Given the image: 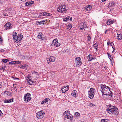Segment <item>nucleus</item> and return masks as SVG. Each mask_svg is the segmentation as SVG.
<instances>
[{
  "instance_id": "f257e3e1",
  "label": "nucleus",
  "mask_w": 122,
  "mask_h": 122,
  "mask_svg": "<svg viewBox=\"0 0 122 122\" xmlns=\"http://www.w3.org/2000/svg\"><path fill=\"white\" fill-rule=\"evenodd\" d=\"M106 110L107 112L109 114H112L113 115H117L119 113L118 109L115 107L113 106L110 105H108Z\"/></svg>"
},
{
  "instance_id": "f03ea898",
  "label": "nucleus",
  "mask_w": 122,
  "mask_h": 122,
  "mask_svg": "<svg viewBox=\"0 0 122 122\" xmlns=\"http://www.w3.org/2000/svg\"><path fill=\"white\" fill-rule=\"evenodd\" d=\"M102 92V96L103 98L106 99L105 97V95L109 96H110L112 97L113 93L110 90V88L107 89H102L101 91Z\"/></svg>"
},
{
  "instance_id": "7ed1b4c3",
  "label": "nucleus",
  "mask_w": 122,
  "mask_h": 122,
  "mask_svg": "<svg viewBox=\"0 0 122 122\" xmlns=\"http://www.w3.org/2000/svg\"><path fill=\"white\" fill-rule=\"evenodd\" d=\"M66 7L65 5H63L59 7L57 9V11L63 13L65 12L66 11Z\"/></svg>"
},
{
  "instance_id": "20e7f679",
  "label": "nucleus",
  "mask_w": 122,
  "mask_h": 122,
  "mask_svg": "<svg viewBox=\"0 0 122 122\" xmlns=\"http://www.w3.org/2000/svg\"><path fill=\"white\" fill-rule=\"evenodd\" d=\"M94 88H91L90 90L88 91L89 97L90 99L93 98L94 97Z\"/></svg>"
},
{
  "instance_id": "39448f33",
  "label": "nucleus",
  "mask_w": 122,
  "mask_h": 122,
  "mask_svg": "<svg viewBox=\"0 0 122 122\" xmlns=\"http://www.w3.org/2000/svg\"><path fill=\"white\" fill-rule=\"evenodd\" d=\"M60 45V43L58 42V40L56 39L54 40L52 42V43L50 45L51 47L52 48L54 46L58 47Z\"/></svg>"
},
{
  "instance_id": "423d86ee",
  "label": "nucleus",
  "mask_w": 122,
  "mask_h": 122,
  "mask_svg": "<svg viewBox=\"0 0 122 122\" xmlns=\"http://www.w3.org/2000/svg\"><path fill=\"white\" fill-rule=\"evenodd\" d=\"M45 115V113L43 111H41L40 112H38L36 113V117L38 119L42 118Z\"/></svg>"
},
{
  "instance_id": "0eeeda50",
  "label": "nucleus",
  "mask_w": 122,
  "mask_h": 122,
  "mask_svg": "<svg viewBox=\"0 0 122 122\" xmlns=\"http://www.w3.org/2000/svg\"><path fill=\"white\" fill-rule=\"evenodd\" d=\"M31 94L30 93H27L25 95L24 99L25 102H27L28 101H30L31 99V98L30 97Z\"/></svg>"
},
{
  "instance_id": "6e6552de",
  "label": "nucleus",
  "mask_w": 122,
  "mask_h": 122,
  "mask_svg": "<svg viewBox=\"0 0 122 122\" xmlns=\"http://www.w3.org/2000/svg\"><path fill=\"white\" fill-rule=\"evenodd\" d=\"M87 27L85 23H80L79 26V29L81 30L84 29L85 30V29Z\"/></svg>"
},
{
  "instance_id": "1a4fd4ad",
  "label": "nucleus",
  "mask_w": 122,
  "mask_h": 122,
  "mask_svg": "<svg viewBox=\"0 0 122 122\" xmlns=\"http://www.w3.org/2000/svg\"><path fill=\"white\" fill-rule=\"evenodd\" d=\"M17 38L14 41L16 43H17L21 41L23 38V36L21 34H19L18 35V36H17Z\"/></svg>"
},
{
  "instance_id": "9d476101",
  "label": "nucleus",
  "mask_w": 122,
  "mask_h": 122,
  "mask_svg": "<svg viewBox=\"0 0 122 122\" xmlns=\"http://www.w3.org/2000/svg\"><path fill=\"white\" fill-rule=\"evenodd\" d=\"M63 116L64 117V119L65 120L70 119V120H72L73 119V117H71V116L68 115V114H65L63 113Z\"/></svg>"
},
{
  "instance_id": "9b49d317",
  "label": "nucleus",
  "mask_w": 122,
  "mask_h": 122,
  "mask_svg": "<svg viewBox=\"0 0 122 122\" xmlns=\"http://www.w3.org/2000/svg\"><path fill=\"white\" fill-rule=\"evenodd\" d=\"M69 86L68 85H67L66 86H63L61 88V90L63 93H64L66 91H68L69 89Z\"/></svg>"
},
{
  "instance_id": "f8f14e48",
  "label": "nucleus",
  "mask_w": 122,
  "mask_h": 122,
  "mask_svg": "<svg viewBox=\"0 0 122 122\" xmlns=\"http://www.w3.org/2000/svg\"><path fill=\"white\" fill-rule=\"evenodd\" d=\"M39 15L41 16L43 15V16H51L52 15L49 13H47L46 12H43L42 13H39Z\"/></svg>"
},
{
  "instance_id": "ddd939ff",
  "label": "nucleus",
  "mask_w": 122,
  "mask_h": 122,
  "mask_svg": "<svg viewBox=\"0 0 122 122\" xmlns=\"http://www.w3.org/2000/svg\"><path fill=\"white\" fill-rule=\"evenodd\" d=\"M11 25V23L10 22H8L6 23L5 25V29L6 30L7 29L11 28H12V26Z\"/></svg>"
},
{
  "instance_id": "4468645a",
  "label": "nucleus",
  "mask_w": 122,
  "mask_h": 122,
  "mask_svg": "<svg viewBox=\"0 0 122 122\" xmlns=\"http://www.w3.org/2000/svg\"><path fill=\"white\" fill-rule=\"evenodd\" d=\"M47 63L49 64L51 62H54L55 61V57L53 56H51L49 58H47Z\"/></svg>"
},
{
  "instance_id": "2eb2a0df",
  "label": "nucleus",
  "mask_w": 122,
  "mask_h": 122,
  "mask_svg": "<svg viewBox=\"0 0 122 122\" xmlns=\"http://www.w3.org/2000/svg\"><path fill=\"white\" fill-rule=\"evenodd\" d=\"M76 59L77 61V65L78 66H79L81 64V58L78 57L76 58Z\"/></svg>"
},
{
  "instance_id": "dca6fc26",
  "label": "nucleus",
  "mask_w": 122,
  "mask_h": 122,
  "mask_svg": "<svg viewBox=\"0 0 122 122\" xmlns=\"http://www.w3.org/2000/svg\"><path fill=\"white\" fill-rule=\"evenodd\" d=\"M13 98L12 99H9L8 100L7 99H4L3 100L4 102L5 103H9L10 102H13Z\"/></svg>"
},
{
  "instance_id": "f3484780",
  "label": "nucleus",
  "mask_w": 122,
  "mask_h": 122,
  "mask_svg": "<svg viewBox=\"0 0 122 122\" xmlns=\"http://www.w3.org/2000/svg\"><path fill=\"white\" fill-rule=\"evenodd\" d=\"M34 2L33 1H31L30 2L28 1L26 2L25 4V6H30L34 3Z\"/></svg>"
},
{
  "instance_id": "a211bd4d",
  "label": "nucleus",
  "mask_w": 122,
  "mask_h": 122,
  "mask_svg": "<svg viewBox=\"0 0 122 122\" xmlns=\"http://www.w3.org/2000/svg\"><path fill=\"white\" fill-rule=\"evenodd\" d=\"M92 8V6L90 5H88L86 6V7L84 8V9H86L87 11L90 10Z\"/></svg>"
},
{
  "instance_id": "6ab92c4d",
  "label": "nucleus",
  "mask_w": 122,
  "mask_h": 122,
  "mask_svg": "<svg viewBox=\"0 0 122 122\" xmlns=\"http://www.w3.org/2000/svg\"><path fill=\"white\" fill-rule=\"evenodd\" d=\"M113 22L114 21L111 19H109L107 21L106 24L107 25H110L112 24Z\"/></svg>"
},
{
  "instance_id": "aec40b11",
  "label": "nucleus",
  "mask_w": 122,
  "mask_h": 122,
  "mask_svg": "<svg viewBox=\"0 0 122 122\" xmlns=\"http://www.w3.org/2000/svg\"><path fill=\"white\" fill-rule=\"evenodd\" d=\"M50 99L49 98H47L44 99L41 103V104L45 103L47 102Z\"/></svg>"
},
{
  "instance_id": "412c9836",
  "label": "nucleus",
  "mask_w": 122,
  "mask_h": 122,
  "mask_svg": "<svg viewBox=\"0 0 122 122\" xmlns=\"http://www.w3.org/2000/svg\"><path fill=\"white\" fill-rule=\"evenodd\" d=\"M77 94V92L75 90L73 91L71 93V95L73 96L74 97H76Z\"/></svg>"
},
{
  "instance_id": "4be33fe9",
  "label": "nucleus",
  "mask_w": 122,
  "mask_h": 122,
  "mask_svg": "<svg viewBox=\"0 0 122 122\" xmlns=\"http://www.w3.org/2000/svg\"><path fill=\"white\" fill-rule=\"evenodd\" d=\"M117 35H118V36L117 37V39L118 40H121V39L122 38V35L121 34H117Z\"/></svg>"
},
{
  "instance_id": "5701e85b",
  "label": "nucleus",
  "mask_w": 122,
  "mask_h": 122,
  "mask_svg": "<svg viewBox=\"0 0 122 122\" xmlns=\"http://www.w3.org/2000/svg\"><path fill=\"white\" fill-rule=\"evenodd\" d=\"M88 60L89 61H91L94 59V58H93L92 57V55H88Z\"/></svg>"
},
{
  "instance_id": "b1692460",
  "label": "nucleus",
  "mask_w": 122,
  "mask_h": 122,
  "mask_svg": "<svg viewBox=\"0 0 122 122\" xmlns=\"http://www.w3.org/2000/svg\"><path fill=\"white\" fill-rule=\"evenodd\" d=\"M42 34L41 33H39V35L38 36V38L40 39H41L42 40L43 39V38L42 37Z\"/></svg>"
},
{
  "instance_id": "393cba45",
  "label": "nucleus",
  "mask_w": 122,
  "mask_h": 122,
  "mask_svg": "<svg viewBox=\"0 0 122 122\" xmlns=\"http://www.w3.org/2000/svg\"><path fill=\"white\" fill-rule=\"evenodd\" d=\"M72 25L71 24H69L68 25H67V29L68 30H70L72 28Z\"/></svg>"
},
{
  "instance_id": "a878e982",
  "label": "nucleus",
  "mask_w": 122,
  "mask_h": 122,
  "mask_svg": "<svg viewBox=\"0 0 122 122\" xmlns=\"http://www.w3.org/2000/svg\"><path fill=\"white\" fill-rule=\"evenodd\" d=\"M102 89H104L109 88H110L108 86H106L105 84L103 85L101 87Z\"/></svg>"
},
{
  "instance_id": "bb28decb",
  "label": "nucleus",
  "mask_w": 122,
  "mask_h": 122,
  "mask_svg": "<svg viewBox=\"0 0 122 122\" xmlns=\"http://www.w3.org/2000/svg\"><path fill=\"white\" fill-rule=\"evenodd\" d=\"M4 93L5 94L7 95L8 96H10L11 94V93L10 92L8 91H5L4 92Z\"/></svg>"
},
{
  "instance_id": "cd10ccee",
  "label": "nucleus",
  "mask_w": 122,
  "mask_h": 122,
  "mask_svg": "<svg viewBox=\"0 0 122 122\" xmlns=\"http://www.w3.org/2000/svg\"><path fill=\"white\" fill-rule=\"evenodd\" d=\"M31 76H27L26 77V79L28 82L29 80H30Z\"/></svg>"
},
{
  "instance_id": "c85d7f7f",
  "label": "nucleus",
  "mask_w": 122,
  "mask_h": 122,
  "mask_svg": "<svg viewBox=\"0 0 122 122\" xmlns=\"http://www.w3.org/2000/svg\"><path fill=\"white\" fill-rule=\"evenodd\" d=\"M3 62L5 63H6L7 62L9 61V60L7 59H3L2 60Z\"/></svg>"
},
{
  "instance_id": "c756f323",
  "label": "nucleus",
  "mask_w": 122,
  "mask_h": 122,
  "mask_svg": "<svg viewBox=\"0 0 122 122\" xmlns=\"http://www.w3.org/2000/svg\"><path fill=\"white\" fill-rule=\"evenodd\" d=\"M87 36L88 37V41H89L91 39V36L89 34H87Z\"/></svg>"
},
{
  "instance_id": "7c9ffc66",
  "label": "nucleus",
  "mask_w": 122,
  "mask_h": 122,
  "mask_svg": "<svg viewBox=\"0 0 122 122\" xmlns=\"http://www.w3.org/2000/svg\"><path fill=\"white\" fill-rule=\"evenodd\" d=\"M33 74L34 75H36V76L37 77H38L39 76V74L37 72H36L35 71H34L33 73Z\"/></svg>"
},
{
  "instance_id": "2f4dec72",
  "label": "nucleus",
  "mask_w": 122,
  "mask_h": 122,
  "mask_svg": "<svg viewBox=\"0 0 122 122\" xmlns=\"http://www.w3.org/2000/svg\"><path fill=\"white\" fill-rule=\"evenodd\" d=\"M66 18H67V20L68 21H71L72 20V18L70 16H67Z\"/></svg>"
},
{
  "instance_id": "473e14b6",
  "label": "nucleus",
  "mask_w": 122,
  "mask_h": 122,
  "mask_svg": "<svg viewBox=\"0 0 122 122\" xmlns=\"http://www.w3.org/2000/svg\"><path fill=\"white\" fill-rule=\"evenodd\" d=\"M29 84L30 85H31L33 83H34L33 81H32V80L30 79V80H29L28 81Z\"/></svg>"
},
{
  "instance_id": "72a5a7b5",
  "label": "nucleus",
  "mask_w": 122,
  "mask_h": 122,
  "mask_svg": "<svg viewBox=\"0 0 122 122\" xmlns=\"http://www.w3.org/2000/svg\"><path fill=\"white\" fill-rule=\"evenodd\" d=\"M98 46V45L97 44L95 43V44H94V48H95L96 50H97V47Z\"/></svg>"
},
{
  "instance_id": "f704fd0d",
  "label": "nucleus",
  "mask_w": 122,
  "mask_h": 122,
  "mask_svg": "<svg viewBox=\"0 0 122 122\" xmlns=\"http://www.w3.org/2000/svg\"><path fill=\"white\" fill-rule=\"evenodd\" d=\"M108 42L107 43V44L109 45L112 46V43H110V40H108Z\"/></svg>"
},
{
  "instance_id": "c9c22d12",
  "label": "nucleus",
  "mask_w": 122,
  "mask_h": 122,
  "mask_svg": "<svg viewBox=\"0 0 122 122\" xmlns=\"http://www.w3.org/2000/svg\"><path fill=\"white\" fill-rule=\"evenodd\" d=\"M68 113L69 114H70V112L69 111H66L64 113L65 114H68Z\"/></svg>"
},
{
  "instance_id": "e433bc0d",
  "label": "nucleus",
  "mask_w": 122,
  "mask_h": 122,
  "mask_svg": "<svg viewBox=\"0 0 122 122\" xmlns=\"http://www.w3.org/2000/svg\"><path fill=\"white\" fill-rule=\"evenodd\" d=\"M107 119H103L101 120V122H107Z\"/></svg>"
},
{
  "instance_id": "4c0bfd02",
  "label": "nucleus",
  "mask_w": 122,
  "mask_h": 122,
  "mask_svg": "<svg viewBox=\"0 0 122 122\" xmlns=\"http://www.w3.org/2000/svg\"><path fill=\"white\" fill-rule=\"evenodd\" d=\"M20 63V62L19 61H15V64H18Z\"/></svg>"
},
{
  "instance_id": "58836bf2",
  "label": "nucleus",
  "mask_w": 122,
  "mask_h": 122,
  "mask_svg": "<svg viewBox=\"0 0 122 122\" xmlns=\"http://www.w3.org/2000/svg\"><path fill=\"white\" fill-rule=\"evenodd\" d=\"M3 43V41L2 39L0 38V45H1Z\"/></svg>"
},
{
  "instance_id": "ea45409f",
  "label": "nucleus",
  "mask_w": 122,
  "mask_h": 122,
  "mask_svg": "<svg viewBox=\"0 0 122 122\" xmlns=\"http://www.w3.org/2000/svg\"><path fill=\"white\" fill-rule=\"evenodd\" d=\"M6 67L5 66H4V67H2L1 68H0V70H3V71H4V70H5V68Z\"/></svg>"
},
{
  "instance_id": "a19ab883",
  "label": "nucleus",
  "mask_w": 122,
  "mask_h": 122,
  "mask_svg": "<svg viewBox=\"0 0 122 122\" xmlns=\"http://www.w3.org/2000/svg\"><path fill=\"white\" fill-rule=\"evenodd\" d=\"M75 115L76 116H78L80 115V114L78 112H76Z\"/></svg>"
},
{
  "instance_id": "79ce46f5",
  "label": "nucleus",
  "mask_w": 122,
  "mask_h": 122,
  "mask_svg": "<svg viewBox=\"0 0 122 122\" xmlns=\"http://www.w3.org/2000/svg\"><path fill=\"white\" fill-rule=\"evenodd\" d=\"M10 64H15V61H11L9 63Z\"/></svg>"
},
{
  "instance_id": "37998d69",
  "label": "nucleus",
  "mask_w": 122,
  "mask_h": 122,
  "mask_svg": "<svg viewBox=\"0 0 122 122\" xmlns=\"http://www.w3.org/2000/svg\"><path fill=\"white\" fill-rule=\"evenodd\" d=\"M112 48L113 49V50L112 51V53H113L114 52V51L115 50V48L114 47H112Z\"/></svg>"
},
{
  "instance_id": "c03bdc74",
  "label": "nucleus",
  "mask_w": 122,
  "mask_h": 122,
  "mask_svg": "<svg viewBox=\"0 0 122 122\" xmlns=\"http://www.w3.org/2000/svg\"><path fill=\"white\" fill-rule=\"evenodd\" d=\"M45 22V21L44 20H43L42 21H40V24H44V22Z\"/></svg>"
},
{
  "instance_id": "a18cd8bd",
  "label": "nucleus",
  "mask_w": 122,
  "mask_h": 122,
  "mask_svg": "<svg viewBox=\"0 0 122 122\" xmlns=\"http://www.w3.org/2000/svg\"><path fill=\"white\" fill-rule=\"evenodd\" d=\"M68 20H67V18H65L63 20V21H68Z\"/></svg>"
},
{
  "instance_id": "49530a36",
  "label": "nucleus",
  "mask_w": 122,
  "mask_h": 122,
  "mask_svg": "<svg viewBox=\"0 0 122 122\" xmlns=\"http://www.w3.org/2000/svg\"><path fill=\"white\" fill-rule=\"evenodd\" d=\"M107 55L108 57L109 58H111V55H110L108 53H107Z\"/></svg>"
},
{
  "instance_id": "de8ad7c7",
  "label": "nucleus",
  "mask_w": 122,
  "mask_h": 122,
  "mask_svg": "<svg viewBox=\"0 0 122 122\" xmlns=\"http://www.w3.org/2000/svg\"><path fill=\"white\" fill-rule=\"evenodd\" d=\"M17 36L16 37H14V38H13V39L14 40V41H15L16 40V39L17 38Z\"/></svg>"
},
{
  "instance_id": "09e8293b",
  "label": "nucleus",
  "mask_w": 122,
  "mask_h": 122,
  "mask_svg": "<svg viewBox=\"0 0 122 122\" xmlns=\"http://www.w3.org/2000/svg\"><path fill=\"white\" fill-rule=\"evenodd\" d=\"M94 106V105L92 103H90L89 104V106L90 107H93Z\"/></svg>"
},
{
  "instance_id": "8fccbe9b",
  "label": "nucleus",
  "mask_w": 122,
  "mask_h": 122,
  "mask_svg": "<svg viewBox=\"0 0 122 122\" xmlns=\"http://www.w3.org/2000/svg\"><path fill=\"white\" fill-rule=\"evenodd\" d=\"M111 6H113V5H114V3L112 2V3H111Z\"/></svg>"
},
{
  "instance_id": "3c124183",
  "label": "nucleus",
  "mask_w": 122,
  "mask_h": 122,
  "mask_svg": "<svg viewBox=\"0 0 122 122\" xmlns=\"http://www.w3.org/2000/svg\"><path fill=\"white\" fill-rule=\"evenodd\" d=\"M24 66V69H26L27 68V66H26V65Z\"/></svg>"
},
{
  "instance_id": "603ef678",
  "label": "nucleus",
  "mask_w": 122,
  "mask_h": 122,
  "mask_svg": "<svg viewBox=\"0 0 122 122\" xmlns=\"http://www.w3.org/2000/svg\"><path fill=\"white\" fill-rule=\"evenodd\" d=\"M2 114H3V113L2 112L1 110H0V116L2 115Z\"/></svg>"
},
{
  "instance_id": "864d4df0",
  "label": "nucleus",
  "mask_w": 122,
  "mask_h": 122,
  "mask_svg": "<svg viewBox=\"0 0 122 122\" xmlns=\"http://www.w3.org/2000/svg\"><path fill=\"white\" fill-rule=\"evenodd\" d=\"M17 35V34L16 32H13V35Z\"/></svg>"
},
{
  "instance_id": "5fc2aeb1",
  "label": "nucleus",
  "mask_w": 122,
  "mask_h": 122,
  "mask_svg": "<svg viewBox=\"0 0 122 122\" xmlns=\"http://www.w3.org/2000/svg\"><path fill=\"white\" fill-rule=\"evenodd\" d=\"M2 85L1 83H0V88L2 87Z\"/></svg>"
},
{
  "instance_id": "6e6d98bb",
  "label": "nucleus",
  "mask_w": 122,
  "mask_h": 122,
  "mask_svg": "<svg viewBox=\"0 0 122 122\" xmlns=\"http://www.w3.org/2000/svg\"><path fill=\"white\" fill-rule=\"evenodd\" d=\"M17 36H18L17 35H15L13 36V38H14V37H16Z\"/></svg>"
},
{
  "instance_id": "4d7b16f0",
  "label": "nucleus",
  "mask_w": 122,
  "mask_h": 122,
  "mask_svg": "<svg viewBox=\"0 0 122 122\" xmlns=\"http://www.w3.org/2000/svg\"><path fill=\"white\" fill-rule=\"evenodd\" d=\"M0 51H1V52H4V50L3 49H2L1 50H0Z\"/></svg>"
},
{
  "instance_id": "13d9d810",
  "label": "nucleus",
  "mask_w": 122,
  "mask_h": 122,
  "mask_svg": "<svg viewBox=\"0 0 122 122\" xmlns=\"http://www.w3.org/2000/svg\"><path fill=\"white\" fill-rule=\"evenodd\" d=\"M109 30H106L105 32V34H106V33L107 32V31H108Z\"/></svg>"
},
{
  "instance_id": "bf43d9fd",
  "label": "nucleus",
  "mask_w": 122,
  "mask_h": 122,
  "mask_svg": "<svg viewBox=\"0 0 122 122\" xmlns=\"http://www.w3.org/2000/svg\"><path fill=\"white\" fill-rule=\"evenodd\" d=\"M22 68H24V66L23 65L22 66H21V67Z\"/></svg>"
},
{
  "instance_id": "052dcab7",
  "label": "nucleus",
  "mask_w": 122,
  "mask_h": 122,
  "mask_svg": "<svg viewBox=\"0 0 122 122\" xmlns=\"http://www.w3.org/2000/svg\"><path fill=\"white\" fill-rule=\"evenodd\" d=\"M110 59V60L111 61H112V57L111 58H109Z\"/></svg>"
},
{
  "instance_id": "680f3d73",
  "label": "nucleus",
  "mask_w": 122,
  "mask_h": 122,
  "mask_svg": "<svg viewBox=\"0 0 122 122\" xmlns=\"http://www.w3.org/2000/svg\"><path fill=\"white\" fill-rule=\"evenodd\" d=\"M14 79H18L19 80V79L18 78H17L16 77H15V78Z\"/></svg>"
},
{
  "instance_id": "e2e57ef3",
  "label": "nucleus",
  "mask_w": 122,
  "mask_h": 122,
  "mask_svg": "<svg viewBox=\"0 0 122 122\" xmlns=\"http://www.w3.org/2000/svg\"><path fill=\"white\" fill-rule=\"evenodd\" d=\"M102 2H104L106 0H101Z\"/></svg>"
},
{
  "instance_id": "0e129e2a",
  "label": "nucleus",
  "mask_w": 122,
  "mask_h": 122,
  "mask_svg": "<svg viewBox=\"0 0 122 122\" xmlns=\"http://www.w3.org/2000/svg\"><path fill=\"white\" fill-rule=\"evenodd\" d=\"M38 23H39V24H40V22H38Z\"/></svg>"
},
{
  "instance_id": "69168bd1",
  "label": "nucleus",
  "mask_w": 122,
  "mask_h": 122,
  "mask_svg": "<svg viewBox=\"0 0 122 122\" xmlns=\"http://www.w3.org/2000/svg\"><path fill=\"white\" fill-rule=\"evenodd\" d=\"M4 15L5 16H6V15L7 16V15Z\"/></svg>"
}]
</instances>
